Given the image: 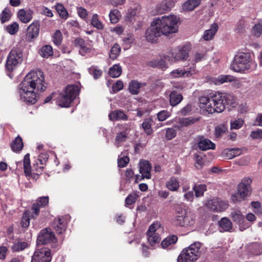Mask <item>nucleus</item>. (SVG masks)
<instances>
[{
    "label": "nucleus",
    "instance_id": "f257e3e1",
    "mask_svg": "<svg viewBox=\"0 0 262 262\" xmlns=\"http://www.w3.org/2000/svg\"><path fill=\"white\" fill-rule=\"evenodd\" d=\"M46 89L45 77L40 70L30 71L19 84V93L21 99L28 103L33 104L37 100V94Z\"/></svg>",
    "mask_w": 262,
    "mask_h": 262
},
{
    "label": "nucleus",
    "instance_id": "f03ea898",
    "mask_svg": "<svg viewBox=\"0 0 262 262\" xmlns=\"http://www.w3.org/2000/svg\"><path fill=\"white\" fill-rule=\"evenodd\" d=\"M199 106L203 112L213 113H221L225 107H234L236 105L235 97L230 94L214 92L209 94V96L201 97Z\"/></svg>",
    "mask_w": 262,
    "mask_h": 262
},
{
    "label": "nucleus",
    "instance_id": "7ed1b4c3",
    "mask_svg": "<svg viewBox=\"0 0 262 262\" xmlns=\"http://www.w3.org/2000/svg\"><path fill=\"white\" fill-rule=\"evenodd\" d=\"M256 66L252 53L249 52H240L234 56L231 69L236 72H245L254 69Z\"/></svg>",
    "mask_w": 262,
    "mask_h": 262
},
{
    "label": "nucleus",
    "instance_id": "20e7f679",
    "mask_svg": "<svg viewBox=\"0 0 262 262\" xmlns=\"http://www.w3.org/2000/svg\"><path fill=\"white\" fill-rule=\"evenodd\" d=\"M179 18L174 15L156 17L153 20V25L157 26L162 35L168 36L178 31Z\"/></svg>",
    "mask_w": 262,
    "mask_h": 262
},
{
    "label": "nucleus",
    "instance_id": "39448f33",
    "mask_svg": "<svg viewBox=\"0 0 262 262\" xmlns=\"http://www.w3.org/2000/svg\"><path fill=\"white\" fill-rule=\"evenodd\" d=\"M202 244L196 242L183 250L178 257V262H195L201 256Z\"/></svg>",
    "mask_w": 262,
    "mask_h": 262
},
{
    "label": "nucleus",
    "instance_id": "423d86ee",
    "mask_svg": "<svg viewBox=\"0 0 262 262\" xmlns=\"http://www.w3.org/2000/svg\"><path fill=\"white\" fill-rule=\"evenodd\" d=\"M79 88L77 85H68L62 93L59 94L56 103L61 107H69L71 103L78 95Z\"/></svg>",
    "mask_w": 262,
    "mask_h": 262
},
{
    "label": "nucleus",
    "instance_id": "0eeeda50",
    "mask_svg": "<svg viewBox=\"0 0 262 262\" xmlns=\"http://www.w3.org/2000/svg\"><path fill=\"white\" fill-rule=\"evenodd\" d=\"M190 49L191 47L189 45L179 46L171 49L168 54L165 57V58L173 62L185 61L189 57Z\"/></svg>",
    "mask_w": 262,
    "mask_h": 262
},
{
    "label": "nucleus",
    "instance_id": "6e6552de",
    "mask_svg": "<svg viewBox=\"0 0 262 262\" xmlns=\"http://www.w3.org/2000/svg\"><path fill=\"white\" fill-rule=\"evenodd\" d=\"M163 228L159 222L153 223L148 228L146 235L149 245L154 247L161 241L160 234L163 232Z\"/></svg>",
    "mask_w": 262,
    "mask_h": 262
},
{
    "label": "nucleus",
    "instance_id": "1a4fd4ad",
    "mask_svg": "<svg viewBox=\"0 0 262 262\" xmlns=\"http://www.w3.org/2000/svg\"><path fill=\"white\" fill-rule=\"evenodd\" d=\"M251 180L249 178H245L239 184L237 192L231 196L233 202H239L249 195L251 191L250 184Z\"/></svg>",
    "mask_w": 262,
    "mask_h": 262
},
{
    "label": "nucleus",
    "instance_id": "9d476101",
    "mask_svg": "<svg viewBox=\"0 0 262 262\" xmlns=\"http://www.w3.org/2000/svg\"><path fill=\"white\" fill-rule=\"evenodd\" d=\"M23 53L18 48H13L7 57L6 68L9 71H12L23 61Z\"/></svg>",
    "mask_w": 262,
    "mask_h": 262
},
{
    "label": "nucleus",
    "instance_id": "9b49d317",
    "mask_svg": "<svg viewBox=\"0 0 262 262\" xmlns=\"http://www.w3.org/2000/svg\"><path fill=\"white\" fill-rule=\"evenodd\" d=\"M195 219V216L193 212L182 210L181 211H177L174 222L177 225L187 227L193 225L194 223Z\"/></svg>",
    "mask_w": 262,
    "mask_h": 262
},
{
    "label": "nucleus",
    "instance_id": "f8f14e48",
    "mask_svg": "<svg viewBox=\"0 0 262 262\" xmlns=\"http://www.w3.org/2000/svg\"><path fill=\"white\" fill-rule=\"evenodd\" d=\"M196 73L195 66L192 65L189 68H179L173 70L169 74L171 78H188Z\"/></svg>",
    "mask_w": 262,
    "mask_h": 262
},
{
    "label": "nucleus",
    "instance_id": "ddd939ff",
    "mask_svg": "<svg viewBox=\"0 0 262 262\" xmlns=\"http://www.w3.org/2000/svg\"><path fill=\"white\" fill-rule=\"evenodd\" d=\"M56 241L55 235L50 229H42L38 235L37 245H45L50 243H54Z\"/></svg>",
    "mask_w": 262,
    "mask_h": 262
},
{
    "label": "nucleus",
    "instance_id": "4468645a",
    "mask_svg": "<svg viewBox=\"0 0 262 262\" xmlns=\"http://www.w3.org/2000/svg\"><path fill=\"white\" fill-rule=\"evenodd\" d=\"M51 260L50 250L47 248H41L34 252L31 262H50Z\"/></svg>",
    "mask_w": 262,
    "mask_h": 262
},
{
    "label": "nucleus",
    "instance_id": "2eb2a0df",
    "mask_svg": "<svg viewBox=\"0 0 262 262\" xmlns=\"http://www.w3.org/2000/svg\"><path fill=\"white\" fill-rule=\"evenodd\" d=\"M206 206L212 211L222 212L228 207V204L226 201H222L219 199H214L207 201Z\"/></svg>",
    "mask_w": 262,
    "mask_h": 262
},
{
    "label": "nucleus",
    "instance_id": "dca6fc26",
    "mask_svg": "<svg viewBox=\"0 0 262 262\" xmlns=\"http://www.w3.org/2000/svg\"><path fill=\"white\" fill-rule=\"evenodd\" d=\"M162 35L160 30L157 26L153 25V21L151 23V27L148 28L145 33V37L148 42H155L158 38Z\"/></svg>",
    "mask_w": 262,
    "mask_h": 262
},
{
    "label": "nucleus",
    "instance_id": "f3484780",
    "mask_svg": "<svg viewBox=\"0 0 262 262\" xmlns=\"http://www.w3.org/2000/svg\"><path fill=\"white\" fill-rule=\"evenodd\" d=\"M174 2L173 0H164L158 4L156 7L157 14H162L170 11L174 6Z\"/></svg>",
    "mask_w": 262,
    "mask_h": 262
},
{
    "label": "nucleus",
    "instance_id": "a211bd4d",
    "mask_svg": "<svg viewBox=\"0 0 262 262\" xmlns=\"http://www.w3.org/2000/svg\"><path fill=\"white\" fill-rule=\"evenodd\" d=\"M39 32V24L38 22H33L28 27L26 34V39L28 41H32L36 38Z\"/></svg>",
    "mask_w": 262,
    "mask_h": 262
},
{
    "label": "nucleus",
    "instance_id": "6ab92c4d",
    "mask_svg": "<svg viewBox=\"0 0 262 262\" xmlns=\"http://www.w3.org/2000/svg\"><path fill=\"white\" fill-rule=\"evenodd\" d=\"M151 166L149 162L146 160L140 161L139 163V171L141 174L142 178L141 180L144 178L148 179H150L151 174L150 171Z\"/></svg>",
    "mask_w": 262,
    "mask_h": 262
},
{
    "label": "nucleus",
    "instance_id": "aec40b11",
    "mask_svg": "<svg viewBox=\"0 0 262 262\" xmlns=\"http://www.w3.org/2000/svg\"><path fill=\"white\" fill-rule=\"evenodd\" d=\"M230 217L233 221L238 224L241 231L245 230L248 227V225H244L245 217L239 210H234L230 214Z\"/></svg>",
    "mask_w": 262,
    "mask_h": 262
},
{
    "label": "nucleus",
    "instance_id": "412c9836",
    "mask_svg": "<svg viewBox=\"0 0 262 262\" xmlns=\"http://www.w3.org/2000/svg\"><path fill=\"white\" fill-rule=\"evenodd\" d=\"M49 203L48 196H41L37 199L35 203H34L32 206L33 213L35 215H38L39 212L40 207L46 206Z\"/></svg>",
    "mask_w": 262,
    "mask_h": 262
},
{
    "label": "nucleus",
    "instance_id": "4be33fe9",
    "mask_svg": "<svg viewBox=\"0 0 262 262\" xmlns=\"http://www.w3.org/2000/svg\"><path fill=\"white\" fill-rule=\"evenodd\" d=\"M219 230L222 232H231L232 229V223L227 217H223L219 222Z\"/></svg>",
    "mask_w": 262,
    "mask_h": 262
},
{
    "label": "nucleus",
    "instance_id": "5701e85b",
    "mask_svg": "<svg viewBox=\"0 0 262 262\" xmlns=\"http://www.w3.org/2000/svg\"><path fill=\"white\" fill-rule=\"evenodd\" d=\"M198 146L202 150H207L215 149V145L210 140L201 137L198 143Z\"/></svg>",
    "mask_w": 262,
    "mask_h": 262
},
{
    "label": "nucleus",
    "instance_id": "b1692460",
    "mask_svg": "<svg viewBox=\"0 0 262 262\" xmlns=\"http://www.w3.org/2000/svg\"><path fill=\"white\" fill-rule=\"evenodd\" d=\"M54 227L58 234H61L66 231L67 222L63 217H58L54 222Z\"/></svg>",
    "mask_w": 262,
    "mask_h": 262
},
{
    "label": "nucleus",
    "instance_id": "393cba45",
    "mask_svg": "<svg viewBox=\"0 0 262 262\" xmlns=\"http://www.w3.org/2000/svg\"><path fill=\"white\" fill-rule=\"evenodd\" d=\"M218 29L219 26L216 23H213L212 24L210 28L204 32L203 36L204 39L206 41L212 39Z\"/></svg>",
    "mask_w": 262,
    "mask_h": 262
},
{
    "label": "nucleus",
    "instance_id": "a878e982",
    "mask_svg": "<svg viewBox=\"0 0 262 262\" xmlns=\"http://www.w3.org/2000/svg\"><path fill=\"white\" fill-rule=\"evenodd\" d=\"M109 119L112 121L126 120L127 119V116L124 113L120 110H115L112 112L108 115Z\"/></svg>",
    "mask_w": 262,
    "mask_h": 262
},
{
    "label": "nucleus",
    "instance_id": "bb28decb",
    "mask_svg": "<svg viewBox=\"0 0 262 262\" xmlns=\"http://www.w3.org/2000/svg\"><path fill=\"white\" fill-rule=\"evenodd\" d=\"M17 16L22 23H28L32 18V12L31 11L21 9L18 12Z\"/></svg>",
    "mask_w": 262,
    "mask_h": 262
},
{
    "label": "nucleus",
    "instance_id": "cd10ccee",
    "mask_svg": "<svg viewBox=\"0 0 262 262\" xmlns=\"http://www.w3.org/2000/svg\"><path fill=\"white\" fill-rule=\"evenodd\" d=\"M234 77L230 75H220L217 77L211 79V82L215 85H220L225 82H231L233 80Z\"/></svg>",
    "mask_w": 262,
    "mask_h": 262
},
{
    "label": "nucleus",
    "instance_id": "c85d7f7f",
    "mask_svg": "<svg viewBox=\"0 0 262 262\" xmlns=\"http://www.w3.org/2000/svg\"><path fill=\"white\" fill-rule=\"evenodd\" d=\"M201 0H188L182 5V9L184 11H190L198 6Z\"/></svg>",
    "mask_w": 262,
    "mask_h": 262
},
{
    "label": "nucleus",
    "instance_id": "c756f323",
    "mask_svg": "<svg viewBox=\"0 0 262 262\" xmlns=\"http://www.w3.org/2000/svg\"><path fill=\"white\" fill-rule=\"evenodd\" d=\"M183 99V96L181 94L178 93L176 91H172L169 95V102L172 106H175L179 104Z\"/></svg>",
    "mask_w": 262,
    "mask_h": 262
},
{
    "label": "nucleus",
    "instance_id": "7c9ffc66",
    "mask_svg": "<svg viewBox=\"0 0 262 262\" xmlns=\"http://www.w3.org/2000/svg\"><path fill=\"white\" fill-rule=\"evenodd\" d=\"M146 85V83H140L136 80H133L129 83V91L132 94L137 95L139 92L140 88Z\"/></svg>",
    "mask_w": 262,
    "mask_h": 262
},
{
    "label": "nucleus",
    "instance_id": "2f4dec72",
    "mask_svg": "<svg viewBox=\"0 0 262 262\" xmlns=\"http://www.w3.org/2000/svg\"><path fill=\"white\" fill-rule=\"evenodd\" d=\"M166 186L170 191H177L180 186L179 181L177 178L172 177L166 183Z\"/></svg>",
    "mask_w": 262,
    "mask_h": 262
},
{
    "label": "nucleus",
    "instance_id": "473e14b6",
    "mask_svg": "<svg viewBox=\"0 0 262 262\" xmlns=\"http://www.w3.org/2000/svg\"><path fill=\"white\" fill-rule=\"evenodd\" d=\"M128 134L127 130H124L117 133L115 142V144L117 147H119L122 143L126 141Z\"/></svg>",
    "mask_w": 262,
    "mask_h": 262
},
{
    "label": "nucleus",
    "instance_id": "72a5a7b5",
    "mask_svg": "<svg viewBox=\"0 0 262 262\" xmlns=\"http://www.w3.org/2000/svg\"><path fill=\"white\" fill-rule=\"evenodd\" d=\"M175 121L179 123V125H175V127L180 128L183 126H187L193 124L195 119L190 118H179L178 119L176 118Z\"/></svg>",
    "mask_w": 262,
    "mask_h": 262
},
{
    "label": "nucleus",
    "instance_id": "f704fd0d",
    "mask_svg": "<svg viewBox=\"0 0 262 262\" xmlns=\"http://www.w3.org/2000/svg\"><path fill=\"white\" fill-rule=\"evenodd\" d=\"M153 122L152 119L151 118H149L144 119L142 123V128L147 135H151L153 132L151 128V124Z\"/></svg>",
    "mask_w": 262,
    "mask_h": 262
},
{
    "label": "nucleus",
    "instance_id": "c9c22d12",
    "mask_svg": "<svg viewBox=\"0 0 262 262\" xmlns=\"http://www.w3.org/2000/svg\"><path fill=\"white\" fill-rule=\"evenodd\" d=\"M206 50L204 48L196 51L193 56L192 62H194L192 65H194L196 62L200 61L204 59L206 54Z\"/></svg>",
    "mask_w": 262,
    "mask_h": 262
},
{
    "label": "nucleus",
    "instance_id": "e433bc0d",
    "mask_svg": "<svg viewBox=\"0 0 262 262\" xmlns=\"http://www.w3.org/2000/svg\"><path fill=\"white\" fill-rule=\"evenodd\" d=\"M31 167L30 165V155L26 154L24 158V172L27 177L31 175Z\"/></svg>",
    "mask_w": 262,
    "mask_h": 262
},
{
    "label": "nucleus",
    "instance_id": "4c0bfd02",
    "mask_svg": "<svg viewBox=\"0 0 262 262\" xmlns=\"http://www.w3.org/2000/svg\"><path fill=\"white\" fill-rule=\"evenodd\" d=\"M224 152L226 155V157L227 159H231L240 155L242 154V149L238 148H230L225 150Z\"/></svg>",
    "mask_w": 262,
    "mask_h": 262
},
{
    "label": "nucleus",
    "instance_id": "58836bf2",
    "mask_svg": "<svg viewBox=\"0 0 262 262\" xmlns=\"http://www.w3.org/2000/svg\"><path fill=\"white\" fill-rule=\"evenodd\" d=\"M39 54L42 57L48 58L53 55L52 47L50 45L43 46L40 49Z\"/></svg>",
    "mask_w": 262,
    "mask_h": 262
},
{
    "label": "nucleus",
    "instance_id": "ea45409f",
    "mask_svg": "<svg viewBox=\"0 0 262 262\" xmlns=\"http://www.w3.org/2000/svg\"><path fill=\"white\" fill-rule=\"evenodd\" d=\"M28 246V244L27 242L18 241L13 243L11 249L13 252H19L24 250Z\"/></svg>",
    "mask_w": 262,
    "mask_h": 262
},
{
    "label": "nucleus",
    "instance_id": "a19ab883",
    "mask_svg": "<svg viewBox=\"0 0 262 262\" xmlns=\"http://www.w3.org/2000/svg\"><path fill=\"white\" fill-rule=\"evenodd\" d=\"M122 73V68L119 64H115L109 70V75L112 78H117Z\"/></svg>",
    "mask_w": 262,
    "mask_h": 262
},
{
    "label": "nucleus",
    "instance_id": "79ce46f5",
    "mask_svg": "<svg viewBox=\"0 0 262 262\" xmlns=\"http://www.w3.org/2000/svg\"><path fill=\"white\" fill-rule=\"evenodd\" d=\"M23 143L21 138L17 136L11 144L12 149L14 151H19L23 149Z\"/></svg>",
    "mask_w": 262,
    "mask_h": 262
},
{
    "label": "nucleus",
    "instance_id": "37998d69",
    "mask_svg": "<svg viewBox=\"0 0 262 262\" xmlns=\"http://www.w3.org/2000/svg\"><path fill=\"white\" fill-rule=\"evenodd\" d=\"M206 190V186L205 184L194 185L193 187V190L195 192L196 197L203 196Z\"/></svg>",
    "mask_w": 262,
    "mask_h": 262
},
{
    "label": "nucleus",
    "instance_id": "c03bdc74",
    "mask_svg": "<svg viewBox=\"0 0 262 262\" xmlns=\"http://www.w3.org/2000/svg\"><path fill=\"white\" fill-rule=\"evenodd\" d=\"M121 16L120 12L117 9L112 10L109 14L110 21L113 24L117 23Z\"/></svg>",
    "mask_w": 262,
    "mask_h": 262
},
{
    "label": "nucleus",
    "instance_id": "a18cd8bd",
    "mask_svg": "<svg viewBox=\"0 0 262 262\" xmlns=\"http://www.w3.org/2000/svg\"><path fill=\"white\" fill-rule=\"evenodd\" d=\"M178 237L175 235H172L166 237L161 243V246L163 248H165L172 244L177 242Z\"/></svg>",
    "mask_w": 262,
    "mask_h": 262
},
{
    "label": "nucleus",
    "instance_id": "49530a36",
    "mask_svg": "<svg viewBox=\"0 0 262 262\" xmlns=\"http://www.w3.org/2000/svg\"><path fill=\"white\" fill-rule=\"evenodd\" d=\"M228 127L227 125L225 124H221L215 128V136L217 138H219L222 136L227 130Z\"/></svg>",
    "mask_w": 262,
    "mask_h": 262
},
{
    "label": "nucleus",
    "instance_id": "de8ad7c7",
    "mask_svg": "<svg viewBox=\"0 0 262 262\" xmlns=\"http://www.w3.org/2000/svg\"><path fill=\"white\" fill-rule=\"evenodd\" d=\"M49 155L46 152L41 153L36 159L40 162L41 166L40 167V171H43L45 166L48 160Z\"/></svg>",
    "mask_w": 262,
    "mask_h": 262
},
{
    "label": "nucleus",
    "instance_id": "09e8293b",
    "mask_svg": "<svg viewBox=\"0 0 262 262\" xmlns=\"http://www.w3.org/2000/svg\"><path fill=\"white\" fill-rule=\"evenodd\" d=\"M120 51V46L117 44L114 45L111 50L110 57L113 60L116 59L119 55Z\"/></svg>",
    "mask_w": 262,
    "mask_h": 262
},
{
    "label": "nucleus",
    "instance_id": "8fccbe9b",
    "mask_svg": "<svg viewBox=\"0 0 262 262\" xmlns=\"http://www.w3.org/2000/svg\"><path fill=\"white\" fill-rule=\"evenodd\" d=\"M91 24L93 27L96 28L97 29L102 30L103 29V25L99 20L98 15L97 14H95L93 15Z\"/></svg>",
    "mask_w": 262,
    "mask_h": 262
},
{
    "label": "nucleus",
    "instance_id": "3c124183",
    "mask_svg": "<svg viewBox=\"0 0 262 262\" xmlns=\"http://www.w3.org/2000/svg\"><path fill=\"white\" fill-rule=\"evenodd\" d=\"M56 9L62 18L66 19L68 18V13L62 5L57 4L56 6Z\"/></svg>",
    "mask_w": 262,
    "mask_h": 262
},
{
    "label": "nucleus",
    "instance_id": "603ef678",
    "mask_svg": "<svg viewBox=\"0 0 262 262\" xmlns=\"http://www.w3.org/2000/svg\"><path fill=\"white\" fill-rule=\"evenodd\" d=\"M11 16V11L8 9H5L0 14V19L2 23L8 21Z\"/></svg>",
    "mask_w": 262,
    "mask_h": 262
},
{
    "label": "nucleus",
    "instance_id": "864d4df0",
    "mask_svg": "<svg viewBox=\"0 0 262 262\" xmlns=\"http://www.w3.org/2000/svg\"><path fill=\"white\" fill-rule=\"evenodd\" d=\"M244 120L239 118L230 121V128L231 129H238L242 127L244 124Z\"/></svg>",
    "mask_w": 262,
    "mask_h": 262
},
{
    "label": "nucleus",
    "instance_id": "5fc2aeb1",
    "mask_svg": "<svg viewBox=\"0 0 262 262\" xmlns=\"http://www.w3.org/2000/svg\"><path fill=\"white\" fill-rule=\"evenodd\" d=\"M138 198V195L135 192L129 194L125 199V205L129 206L135 203Z\"/></svg>",
    "mask_w": 262,
    "mask_h": 262
},
{
    "label": "nucleus",
    "instance_id": "6e6d98bb",
    "mask_svg": "<svg viewBox=\"0 0 262 262\" xmlns=\"http://www.w3.org/2000/svg\"><path fill=\"white\" fill-rule=\"evenodd\" d=\"M252 34L256 37H259L262 34V25L260 23L255 24L252 28Z\"/></svg>",
    "mask_w": 262,
    "mask_h": 262
},
{
    "label": "nucleus",
    "instance_id": "4d7b16f0",
    "mask_svg": "<svg viewBox=\"0 0 262 262\" xmlns=\"http://www.w3.org/2000/svg\"><path fill=\"white\" fill-rule=\"evenodd\" d=\"M62 39V35L59 30H56L53 36V41L56 46L61 44Z\"/></svg>",
    "mask_w": 262,
    "mask_h": 262
},
{
    "label": "nucleus",
    "instance_id": "13d9d810",
    "mask_svg": "<svg viewBox=\"0 0 262 262\" xmlns=\"http://www.w3.org/2000/svg\"><path fill=\"white\" fill-rule=\"evenodd\" d=\"M19 25L18 24L14 22L13 24L8 25L6 27L7 31L10 34H15L18 30Z\"/></svg>",
    "mask_w": 262,
    "mask_h": 262
},
{
    "label": "nucleus",
    "instance_id": "bf43d9fd",
    "mask_svg": "<svg viewBox=\"0 0 262 262\" xmlns=\"http://www.w3.org/2000/svg\"><path fill=\"white\" fill-rule=\"evenodd\" d=\"M170 116V113L167 111L162 110L157 114V118L159 121H164L169 118Z\"/></svg>",
    "mask_w": 262,
    "mask_h": 262
},
{
    "label": "nucleus",
    "instance_id": "052dcab7",
    "mask_svg": "<svg viewBox=\"0 0 262 262\" xmlns=\"http://www.w3.org/2000/svg\"><path fill=\"white\" fill-rule=\"evenodd\" d=\"M129 161V158L127 156L121 155L119 157L118 159V164L119 167H124L126 166Z\"/></svg>",
    "mask_w": 262,
    "mask_h": 262
},
{
    "label": "nucleus",
    "instance_id": "680f3d73",
    "mask_svg": "<svg viewBox=\"0 0 262 262\" xmlns=\"http://www.w3.org/2000/svg\"><path fill=\"white\" fill-rule=\"evenodd\" d=\"M194 160L195 161V166L196 168L200 169H201L204 165V162L202 156L198 154L194 155Z\"/></svg>",
    "mask_w": 262,
    "mask_h": 262
},
{
    "label": "nucleus",
    "instance_id": "e2e57ef3",
    "mask_svg": "<svg viewBox=\"0 0 262 262\" xmlns=\"http://www.w3.org/2000/svg\"><path fill=\"white\" fill-rule=\"evenodd\" d=\"M89 73L93 75L95 79L99 78L102 75L101 70L96 69L94 67H92L89 69Z\"/></svg>",
    "mask_w": 262,
    "mask_h": 262
},
{
    "label": "nucleus",
    "instance_id": "0e129e2a",
    "mask_svg": "<svg viewBox=\"0 0 262 262\" xmlns=\"http://www.w3.org/2000/svg\"><path fill=\"white\" fill-rule=\"evenodd\" d=\"M21 225L23 228H27L30 225V219L27 212H25L22 217Z\"/></svg>",
    "mask_w": 262,
    "mask_h": 262
},
{
    "label": "nucleus",
    "instance_id": "69168bd1",
    "mask_svg": "<svg viewBox=\"0 0 262 262\" xmlns=\"http://www.w3.org/2000/svg\"><path fill=\"white\" fill-rule=\"evenodd\" d=\"M176 135V130L172 128H168L166 129V138L167 140H171L175 137Z\"/></svg>",
    "mask_w": 262,
    "mask_h": 262
},
{
    "label": "nucleus",
    "instance_id": "338daca9",
    "mask_svg": "<svg viewBox=\"0 0 262 262\" xmlns=\"http://www.w3.org/2000/svg\"><path fill=\"white\" fill-rule=\"evenodd\" d=\"M251 138L255 139H262V129H258L256 130L252 131L250 134Z\"/></svg>",
    "mask_w": 262,
    "mask_h": 262
},
{
    "label": "nucleus",
    "instance_id": "774afa93",
    "mask_svg": "<svg viewBox=\"0 0 262 262\" xmlns=\"http://www.w3.org/2000/svg\"><path fill=\"white\" fill-rule=\"evenodd\" d=\"M123 88V83L120 80H118L114 83L112 87V90L114 93L117 92Z\"/></svg>",
    "mask_w": 262,
    "mask_h": 262
}]
</instances>
